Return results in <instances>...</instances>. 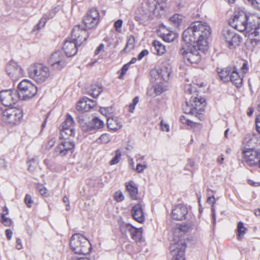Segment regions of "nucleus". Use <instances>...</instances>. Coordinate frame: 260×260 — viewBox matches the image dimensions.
<instances>
[{
  "mask_svg": "<svg viewBox=\"0 0 260 260\" xmlns=\"http://www.w3.org/2000/svg\"><path fill=\"white\" fill-rule=\"evenodd\" d=\"M229 24L239 31H246L250 33L251 43L257 45L260 41V23L258 18L251 14L243 11H235Z\"/></svg>",
  "mask_w": 260,
  "mask_h": 260,
  "instance_id": "nucleus-1",
  "label": "nucleus"
},
{
  "mask_svg": "<svg viewBox=\"0 0 260 260\" xmlns=\"http://www.w3.org/2000/svg\"><path fill=\"white\" fill-rule=\"evenodd\" d=\"M206 105V100L202 97L192 96L189 102L183 106L185 114L191 115L199 120L204 119V108Z\"/></svg>",
  "mask_w": 260,
  "mask_h": 260,
  "instance_id": "nucleus-2",
  "label": "nucleus"
},
{
  "mask_svg": "<svg viewBox=\"0 0 260 260\" xmlns=\"http://www.w3.org/2000/svg\"><path fill=\"white\" fill-rule=\"evenodd\" d=\"M195 40L197 41L196 45L199 50L203 52L207 50V39L211 34L210 26L206 23L202 21L194 22Z\"/></svg>",
  "mask_w": 260,
  "mask_h": 260,
  "instance_id": "nucleus-3",
  "label": "nucleus"
},
{
  "mask_svg": "<svg viewBox=\"0 0 260 260\" xmlns=\"http://www.w3.org/2000/svg\"><path fill=\"white\" fill-rule=\"evenodd\" d=\"M70 245L75 253L84 255L88 253L91 248L88 239L79 234H75L72 235Z\"/></svg>",
  "mask_w": 260,
  "mask_h": 260,
  "instance_id": "nucleus-4",
  "label": "nucleus"
},
{
  "mask_svg": "<svg viewBox=\"0 0 260 260\" xmlns=\"http://www.w3.org/2000/svg\"><path fill=\"white\" fill-rule=\"evenodd\" d=\"M22 110L12 107L3 110L0 108V119L6 122L15 125L19 124L22 119Z\"/></svg>",
  "mask_w": 260,
  "mask_h": 260,
  "instance_id": "nucleus-5",
  "label": "nucleus"
},
{
  "mask_svg": "<svg viewBox=\"0 0 260 260\" xmlns=\"http://www.w3.org/2000/svg\"><path fill=\"white\" fill-rule=\"evenodd\" d=\"M28 73L30 78L38 83H42L50 76L49 68L42 64H34L28 69Z\"/></svg>",
  "mask_w": 260,
  "mask_h": 260,
  "instance_id": "nucleus-6",
  "label": "nucleus"
},
{
  "mask_svg": "<svg viewBox=\"0 0 260 260\" xmlns=\"http://www.w3.org/2000/svg\"><path fill=\"white\" fill-rule=\"evenodd\" d=\"M38 91L36 85L27 80L24 79L18 85L17 93L19 99L28 100L33 98Z\"/></svg>",
  "mask_w": 260,
  "mask_h": 260,
  "instance_id": "nucleus-7",
  "label": "nucleus"
},
{
  "mask_svg": "<svg viewBox=\"0 0 260 260\" xmlns=\"http://www.w3.org/2000/svg\"><path fill=\"white\" fill-rule=\"evenodd\" d=\"M197 45L188 46H182L179 51V53L187 59L189 62L192 63H197L199 62L201 59V55Z\"/></svg>",
  "mask_w": 260,
  "mask_h": 260,
  "instance_id": "nucleus-8",
  "label": "nucleus"
},
{
  "mask_svg": "<svg viewBox=\"0 0 260 260\" xmlns=\"http://www.w3.org/2000/svg\"><path fill=\"white\" fill-rule=\"evenodd\" d=\"M68 58L61 51L58 50L52 54L48 63L52 70L60 71L67 66Z\"/></svg>",
  "mask_w": 260,
  "mask_h": 260,
  "instance_id": "nucleus-9",
  "label": "nucleus"
},
{
  "mask_svg": "<svg viewBox=\"0 0 260 260\" xmlns=\"http://www.w3.org/2000/svg\"><path fill=\"white\" fill-rule=\"evenodd\" d=\"M175 242L171 243L169 250L172 256V260H185L184 252L186 243L183 240L176 239Z\"/></svg>",
  "mask_w": 260,
  "mask_h": 260,
  "instance_id": "nucleus-10",
  "label": "nucleus"
},
{
  "mask_svg": "<svg viewBox=\"0 0 260 260\" xmlns=\"http://www.w3.org/2000/svg\"><path fill=\"white\" fill-rule=\"evenodd\" d=\"M222 36L231 49L239 46L242 40L241 37L234 30L228 28L222 30Z\"/></svg>",
  "mask_w": 260,
  "mask_h": 260,
  "instance_id": "nucleus-11",
  "label": "nucleus"
},
{
  "mask_svg": "<svg viewBox=\"0 0 260 260\" xmlns=\"http://www.w3.org/2000/svg\"><path fill=\"white\" fill-rule=\"evenodd\" d=\"M19 99L16 90L6 89L0 91V100L6 107L15 104Z\"/></svg>",
  "mask_w": 260,
  "mask_h": 260,
  "instance_id": "nucleus-12",
  "label": "nucleus"
},
{
  "mask_svg": "<svg viewBox=\"0 0 260 260\" xmlns=\"http://www.w3.org/2000/svg\"><path fill=\"white\" fill-rule=\"evenodd\" d=\"M196 226L194 222L185 223L182 224H178L176 225L175 228L174 229L173 231V235L172 238L171 243L175 242L177 241L176 239H181L185 241V240L182 238V235L186 232H188L189 230H192ZM185 243V242H184Z\"/></svg>",
  "mask_w": 260,
  "mask_h": 260,
  "instance_id": "nucleus-13",
  "label": "nucleus"
},
{
  "mask_svg": "<svg viewBox=\"0 0 260 260\" xmlns=\"http://www.w3.org/2000/svg\"><path fill=\"white\" fill-rule=\"evenodd\" d=\"M243 158L249 166L258 165L260 159V152L252 148H244L242 151Z\"/></svg>",
  "mask_w": 260,
  "mask_h": 260,
  "instance_id": "nucleus-14",
  "label": "nucleus"
},
{
  "mask_svg": "<svg viewBox=\"0 0 260 260\" xmlns=\"http://www.w3.org/2000/svg\"><path fill=\"white\" fill-rule=\"evenodd\" d=\"M6 72L9 77L14 81L18 80L23 76V70L14 60L8 62L6 66Z\"/></svg>",
  "mask_w": 260,
  "mask_h": 260,
  "instance_id": "nucleus-15",
  "label": "nucleus"
},
{
  "mask_svg": "<svg viewBox=\"0 0 260 260\" xmlns=\"http://www.w3.org/2000/svg\"><path fill=\"white\" fill-rule=\"evenodd\" d=\"M100 14L95 8L91 9L83 18V23L86 28L91 29L96 26L99 22Z\"/></svg>",
  "mask_w": 260,
  "mask_h": 260,
  "instance_id": "nucleus-16",
  "label": "nucleus"
},
{
  "mask_svg": "<svg viewBox=\"0 0 260 260\" xmlns=\"http://www.w3.org/2000/svg\"><path fill=\"white\" fill-rule=\"evenodd\" d=\"M74 142L69 139H65L56 147L55 152L56 155L65 156L68 152L72 153L75 147Z\"/></svg>",
  "mask_w": 260,
  "mask_h": 260,
  "instance_id": "nucleus-17",
  "label": "nucleus"
},
{
  "mask_svg": "<svg viewBox=\"0 0 260 260\" xmlns=\"http://www.w3.org/2000/svg\"><path fill=\"white\" fill-rule=\"evenodd\" d=\"M171 73L172 72L170 68L164 67L161 68H158L152 69L150 71V74L151 78L154 79L155 81L161 79L167 82L170 79Z\"/></svg>",
  "mask_w": 260,
  "mask_h": 260,
  "instance_id": "nucleus-18",
  "label": "nucleus"
},
{
  "mask_svg": "<svg viewBox=\"0 0 260 260\" xmlns=\"http://www.w3.org/2000/svg\"><path fill=\"white\" fill-rule=\"evenodd\" d=\"M88 37L86 30L80 25H75L72 30V38L78 43L79 45L85 41Z\"/></svg>",
  "mask_w": 260,
  "mask_h": 260,
  "instance_id": "nucleus-19",
  "label": "nucleus"
},
{
  "mask_svg": "<svg viewBox=\"0 0 260 260\" xmlns=\"http://www.w3.org/2000/svg\"><path fill=\"white\" fill-rule=\"evenodd\" d=\"M194 22L185 29L182 34V39L185 45L183 46H188L196 45L197 41L195 40Z\"/></svg>",
  "mask_w": 260,
  "mask_h": 260,
  "instance_id": "nucleus-20",
  "label": "nucleus"
},
{
  "mask_svg": "<svg viewBox=\"0 0 260 260\" xmlns=\"http://www.w3.org/2000/svg\"><path fill=\"white\" fill-rule=\"evenodd\" d=\"M188 212L187 207L182 204H179L176 206L172 212V218L174 220H182L186 218Z\"/></svg>",
  "mask_w": 260,
  "mask_h": 260,
  "instance_id": "nucleus-21",
  "label": "nucleus"
},
{
  "mask_svg": "<svg viewBox=\"0 0 260 260\" xmlns=\"http://www.w3.org/2000/svg\"><path fill=\"white\" fill-rule=\"evenodd\" d=\"M79 46L78 43L76 41L66 40L63 44L62 49L64 51L66 55L68 57H70L76 54L77 48Z\"/></svg>",
  "mask_w": 260,
  "mask_h": 260,
  "instance_id": "nucleus-22",
  "label": "nucleus"
},
{
  "mask_svg": "<svg viewBox=\"0 0 260 260\" xmlns=\"http://www.w3.org/2000/svg\"><path fill=\"white\" fill-rule=\"evenodd\" d=\"M134 219L138 222L142 223L145 219L142 205L138 204L134 206L131 210Z\"/></svg>",
  "mask_w": 260,
  "mask_h": 260,
  "instance_id": "nucleus-23",
  "label": "nucleus"
},
{
  "mask_svg": "<svg viewBox=\"0 0 260 260\" xmlns=\"http://www.w3.org/2000/svg\"><path fill=\"white\" fill-rule=\"evenodd\" d=\"M135 20L140 21H146L149 19L150 16V12L143 7L138 8L135 14Z\"/></svg>",
  "mask_w": 260,
  "mask_h": 260,
  "instance_id": "nucleus-24",
  "label": "nucleus"
},
{
  "mask_svg": "<svg viewBox=\"0 0 260 260\" xmlns=\"http://www.w3.org/2000/svg\"><path fill=\"white\" fill-rule=\"evenodd\" d=\"M107 127L110 130L116 131L122 127L121 121L117 117H112L107 118Z\"/></svg>",
  "mask_w": 260,
  "mask_h": 260,
  "instance_id": "nucleus-25",
  "label": "nucleus"
},
{
  "mask_svg": "<svg viewBox=\"0 0 260 260\" xmlns=\"http://www.w3.org/2000/svg\"><path fill=\"white\" fill-rule=\"evenodd\" d=\"M230 81L237 87H240L242 84V77L238 72V69L236 67L233 68L232 73L231 74Z\"/></svg>",
  "mask_w": 260,
  "mask_h": 260,
  "instance_id": "nucleus-26",
  "label": "nucleus"
},
{
  "mask_svg": "<svg viewBox=\"0 0 260 260\" xmlns=\"http://www.w3.org/2000/svg\"><path fill=\"white\" fill-rule=\"evenodd\" d=\"M233 68L228 67L227 68L219 69H217V72L220 79L224 82L230 81L231 74L232 73Z\"/></svg>",
  "mask_w": 260,
  "mask_h": 260,
  "instance_id": "nucleus-27",
  "label": "nucleus"
},
{
  "mask_svg": "<svg viewBox=\"0 0 260 260\" xmlns=\"http://www.w3.org/2000/svg\"><path fill=\"white\" fill-rule=\"evenodd\" d=\"M126 190L133 200H136L138 194V187L133 181H129L125 183Z\"/></svg>",
  "mask_w": 260,
  "mask_h": 260,
  "instance_id": "nucleus-28",
  "label": "nucleus"
},
{
  "mask_svg": "<svg viewBox=\"0 0 260 260\" xmlns=\"http://www.w3.org/2000/svg\"><path fill=\"white\" fill-rule=\"evenodd\" d=\"M103 91V86L102 85L94 84L91 85L88 89V93L93 98L99 96L100 93Z\"/></svg>",
  "mask_w": 260,
  "mask_h": 260,
  "instance_id": "nucleus-29",
  "label": "nucleus"
},
{
  "mask_svg": "<svg viewBox=\"0 0 260 260\" xmlns=\"http://www.w3.org/2000/svg\"><path fill=\"white\" fill-rule=\"evenodd\" d=\"M88 98L85 96L81 99L77 104V110L81 112H85L89 111V109L88 106Z\"/></svg>",
  "mask_w": 260,
  "mask_h": 260,
  "instance_id": "nucleus-30",
  "label": "nucleus"
},
{
  "mask_svg": "<svg viewBox=\"0 0 260 260\" xmlns=\"http://www.w3.org/2000/svg\"><path fill=\"white\" fill-rule=\"evenodd\" d=\"M119 228L121 233L124 235H126L127 233L131 234L133 231H134V230H135L136 228L129 223L122 222L120 223Z\"/></svg>",
  "mask_w": 260,
  "mask_h": 260,
  "instance_id": "nucleus-31",
  "label": "nucleus"
},
{
  "mask_svg": "<svg viewBox=\"0 0 260 260\" xmlns=\"http://www.w3.org/2000/svg\"><path fill=\"white\" fill-rule=\"evenodd\" d=\"M153 46L154 47V53H156L158 55L163 54L166 51L165 46L158 41H153Z\"/></svg>",
  "mask_w": 260,
  "mask_h": 260,
  "instance_id": "nucleus-32",
  "label": "nucleus"
},
{
  "mask_svg": "<svg viewBox=\"0 0 260 260\" xmlns=\"http://www.w3.org/2000/svg\"><path fill=\"white\" fill-rule=\"evenodd\" d=\"M135 38L133 36H129L127 39L126 45L124 49L121 51V54L128 53L134 47Z\"/></svg>",
  "mask_w": 260,
  "mask_h": 260,
  "instance_id": "nucleus-33",
  "label": "nucleus"
},
{
  "mask_svg": "<svg viewBox=\"0 0 260 260\" xmlns=\"http://www.w3.org/2000/svg\"><path fill=\"white\" fill-rule=\"evenodd\" d=\"M130 234L131 238L136 242H141L142 239V230L141 228H135Z\"/></svg>",
  "mask_w": 260,
  "mask_h": 260,
  "instance_id": "nucleus-34",
  "label": "nucleus"
},
{
  "mask_svg": "<svg viewBox=\"0 0 260 260\" xmlns=\"http://www.w3.org/2000/svg\"><path fill=\"white\" fill-rule=\"evenodd\" d=\"M170 21L175 27H178L183 22V16L175 14L170 18Z\"/></svg>",
  "mask_w": 260,
  "mask_h": 260,
  "instance_id": "nucleus-35",
  "label": "nucleus"
},
{
  "mask_svg": "<svg viewBox=\"0 0 260 260\" xmlns=\"http://www.w3.org/2000/svg\"><path fill=\"white\" fill-rule=\"evenodd\" d=\"M247 228L244 225L242 221H239L237 224V239L241 240L244 234L246 233Z\"/></svg>",
  "mask_w": 260,
  "mask_h": 260,
  "instance_id": "nucleus-36",
  "label": "nucleus"
},
{
  "mask_svg": "<svg viewBox=\"0 0 260 260\" xmlns=\"http://www.w3.org/2000/svg\"><path fill=\"white\" fill-rule=\"evenodd\" d=\"M177 37V34L173 31H169L168 33L163 34L162 38L164 41L170 43L173 41Z\"/></svg>",
  "mask_w": 260,
  "mask_h": 260,
  "instance_id": "nucleus-37",
  "label": "nucleus"
},
{
  "mask_svg": "<svg viewBox=\"0 0 260 260\" xmlns=\"http://www.w3.org/2000/svg\"><path fill=\"white\" fill-rule=\"evenodd\" d=\"M74 123L73 118L69 115L67 117L65 121L61 124V129L73 128Z\"/></svg>",
  "mask_w": 260,
  "mask_h": 260,
  "instance_id": "nucleus-38",
  "label": "nucleus"
},
{
  "mask_svg": "<svg viewBox=\"0 0 260 260\" xmlns=\"http://www.w3.org/2000/svg\"><path fill=\"white\" fill-rule=\"evenodd\" d=\"M91 121L93 129H99L104 126V122L98 117H94Z\"/></svg>",
  "mask_w": 260,
  "mask_h": 260,
  "instance_id": "nucleus-39",
  "label": "nucleus"
},
{
  "mask_svg": "<svg viewBox=\"0 0 260 260\" xmlns=\"http://www.w3.org/2000/svg\"><path fill=\"white\" fill-rule=\"evenodd\" d=\"M112 139V137L107 133L102 134L99 138L98 140L100 141V143L102 144H107L109 143Z\"/></svg>",
  "mask_w": 260,
  "mask_h": 260,
  "instance_id": "nucleus-40",
  "label": "nucleus"
},
{
  "mask_svg": "<svg viewBox=\"0 0 260 260\" xmlns=\"http://www.w3.org/2000/svg\"><path fill=\"white\" fill-rule=\"evenodd\" d=\"M28 170L33 172L37 167L38 162L35 158H32L27 161Z\"/></svg>",
  "mask_w": 260,
  "mask_h": 260,
  "instance_id": "nucleus-41",
  "label": "nucleus"
},
{
  "mask_svg": "<svg viewBox=\"0 0 260 260\" xmlns=\"http://www.w3.org/2000/svg\"><path fill=\"white\" fill-rule=\"evenodd\" d=\"M121 155V151L119 149H117L115 151V155L110 160L109 164L110 165L117 164L119 161V158Z\"/></svg>",
  "mask_w": 260,
  "mask_h": 260,
  "instance_id": "nucleus-42",
  "label": "nucleus"
},
{
  "mask_svg": "<svg viewBox=\"0 0 260 260\" xmlns=\"http://www.w3.org/2000/svg\"><path fill=\"white\" fill-rule=\"evenodd\" d=\"M75 134V131L74 127L61 129V134L62 136H63L64 135H66L69 136H74Z\"/></svg>",
  "mask_w": 260,
  "mask_h": 260,
  "instance_id": "nucleus-43",
  "label": "nucleus"
},
{
  "mask_svg": "<svg viewBox=\"0 0 260 260\" xmlns=\"http://www.w3.org/2000/svg\"><path fill=\"white\" fill-rule=\"evenodd\" d=\"M167 89V87L165 86H163L161 84L156 85L154 87V91L156 95H159Z\"/></svg>",
  "mask_w": 260,
  "mask_h": 260,
  "instance_id": "nucleus-44",
  "label": "nucleus"
},
{
  "mask_svg": "<svg viewBox=\"0 0 260 260\" xmlns=\"http://www.w3.org/2000/svg\"><path fill=\"white\" fill-rule=\"evenodd\" d=\"M80 124L82 129L84 132H88L93 129L91 121H90L88 123H81Z\"/></svg>",
  "mask_w": 260,
  "mask_h": 260,
  "instance_id": "nucleus-45",
  "label": "nucleus"
},
{
  "mask_svg": "<svg viewBox=\"0 0 260 260\" xmlns=\"http://www.w3.org/2000/svg\"><path fill=\"white\" fill-rule=\"evenodd\" d=\"M47 18L45 17L42 18L39 23L35 26L34 28L39 29L44 26L47 21Z\"/></svg>",
  "mask_w": 260,
  "mask_h": 260,
  "instance_id": "nucleus-46",
  "label": "nucleus"
},
{
  "mask_svg": "<svg viewBox=\"0 0 260 260\" xmlns=\"http://www.w3.org/2000/svg\"><path fill=\"white\" fill-rule=\"evenodd\" d=\"M114 197L115 200L118 202L122 201L124 199L122 192L120 191L115 192Z\"/></svg>",
  "mask_w": 260,
  "mask_h": 260,
  "instance_id": "nucleus-47",
  "label": "nucleus"
},
{
  "mask_svg": "<svg viewBox=\"0 0 260 260\" xmlns=\"http://www.w3.org/2000/svg\"><path fill=\"white\" fill-rule=\"evenodd\" d=\"M1 217H2V222L5 225V226H9L11 224V219L9 218H7L6 217V214L4 213H2L1 214Z\"/></svg>",
  "mask_w": 260,
  "mask_h": 260,
  "instance_id": "nucleus-48",
  "label": "nucleus"
},
{
  "mask_svg": "<svg viewBox=\"0 0 260 260\" xmlns=\"http://www.w3.org/2000/svg\"><path fill=\"white\" fill-rule=\"evenodd\" d=\"M139 102V97L136 96L134 98L132 101V103L129 105V112L131 113H133L135 108L136 105Z\"/></svg>",
  "mask_w": 260,
  "mask_h": 260,
  "instance_id": "nucleus-49",
  "label": "nucleus"
},
{
  "mask_svg": "<svg viewBox=\"0 0 260 260\" xmlns=\"http://www.w3.org/2000/svg\"><path fill=\"white\" fill-rule=\"evenodd\" d=\"M130 65L127 63L125 64H124L121 70V73L120 75L119 76V78L120 79H123V77L124 75L125 74L126 71L128 70V69L129 68Z\"/></svg>",
  "mask_w": 260,
  "mask_h": 260,
  "instance_id": "nucleus-50",
  "label": "nucleus"
},
{
  "mask_svg": "<svg viewBox=\"0 0 260 260\" xmlns=\"http://www.w3.org/2000/svg\"><path fill=\"white\" fill-rule=\"evenodd\" d=\"M24 202L28 207H31L32 206V204L33 203V201L31 199V196L27 194H26L24 199Z\"/></svg>",
  "mask_w": 260,
  "mask_h": 260,
  "instance_id": "nucleus-51",
  "label": "nucleus"
},
{
  "mask_svg": "<svg viewBox=\"0 0 260 260\" xmlns=\"http://www.w3.org/2000/svg\"><path fill=\"white\" fill-rule=\"evenodd\" d=\"M180 120L183 124H186L188 125H191L192 123H193L192 121L187 119L185 116H181L180 118Z\"/></svg>",
  "mask_w": 260,
  "mask_h": 260,
  "instance_id": "nucleus-52",
  "label": "nucleus"
},
{
  "mask_svg": "<svg viewBox=\"0 0 260 260\" xmlns=\"http://www.w3.org/2000/svg\"><path fill=\"white\" fill-rule=\"evenodd\" d=\"M147 168L146 164H138L136 168V170L138 173H142L144 170Z\"/></svg>",
  "mask_w": 260,
  "mask_h": 260,
  "instance_id": "nucleus-53",
  "label": "nucleus"
},
{
  "mask_svg": "<svg viewBox=\"0 0 260 260\" xmlns=\"http://www.w3.org/2000/svg\"><path fill=\"white\" fill-rule=\"evenodd\" d=\"M111 110L112 109L110 107L101 108L100 109L101 113L105 116H107L108 114H110L111 112Z\"/></svg>",
  "mask_w": 260,
  "mask_h": 260,
  "instance_id": "nucleus-54",
  "label": "nucleus"
},
{
  "mask_svg": "<svg viewBox=\"0 0 260 260\" xmlns=\"http://www.w3.org/2000/svg\"><path fill=\"white\" fill-rule=\"evenodd\" d=\"M194 166V161L192 159L189 158L187 160V164L185 167V169L190 170V168H193Z\"/></svg>",
  "mask_w": 260,
  "mask_h": 260,
  "instance_id": "nucleus-55",
  "label": "nucleus"
},
{
  "mask_svg": "<svg viewBox=\"0 0 260 260\" xmlns=\"http://www.w3.org/2000/svg\"><path fill=\"white\" fill-rule=\"evenodd\" d=\"M160 124L162 131L166 132L169 131V125L167 123L164 122V121L161 120Z\"/></svg>",
  "mask_w": 260,
  "mask_h": 260,
  "instance_id": "nucleus-56",
  "label": "nucleus"
},
{
  "mask_svg": "<svg viewBox=\"0 0 260 260\" xmlns=\"http://www.w3.org/2000/svg\"><path fill=\"white\" fill-rule=\"evenodd\" d=\"M148 54V51L146 49L143 50L138 55V59H142L145 56Z\"/></svg>",
  "mask_w": 260,
  "mask_h": 260,
  "instance_id": "nucleus-57",
  "label": "nucleus"
},
{
  "mask_svg": "<svg viewBox=\"0 0 260 260\" xmlns=\"http://www.w3.org/2000/svg\"><path fill=\"white\" fill-rule=\"evenodd\" d=\"M184 91L185 92L191 94L192 91V86L190 84H186L184 86Z\"/></svg>",
  "mask_w": 260,
  "mask_h": 260,
  "instance_id": "nucleus-58",
  "label": "nucleus"
},
{
  "mask_svg": "<svg viewBox=\"0 0 260 260\" xmlns=\"http://www.w3.org/2000/svg\"><path fill=\"white\" fill-rule=\"evenodd\" d=\"M122 24V21L121 19H118L114 23V26L116 30L118 31V29L120 28Z\"/></svg>",
  "mask_w": 260,
  "mask_h": 260,
  "instance_id": "nucleus-59",
  "label": "nucleus"
},
{
  "mask_svg": "<svg viewBox=\"0 0 260 260\" xmlns=\"http://www.w3.org/2000/svg\"><path fill=\"white\" fill-rule=\"evenodd\" d=\"M256 128L257 132L260 133V115L257 116L255 119Z\"/></svg>",
  "mask_w": 260,
  "mask_h": 260,
  "instance_id": "nucleus-60",
  "label": "nucleus"
},
{
  "mask_svg": "<svg viewBox=\"0 0 260 260\" xmlns=\"http://www.w3.org/2000/svg\"><path fill=\"white\" fill-rule=\"evenodd\" d=\"M7 164L5 160L3 158H0V170L6 168Z\"/></svg>",
  "mask_w": 260,
  "mask_h": 260,
  "instance_id": "nucleus-61",
  "label": "nucleus"
},
{
  "mask_svg": "<svg viewBox=\"0 0 260 260\" xmlns=\"http://www.w3.org/2000/svg\"><path fill=\"white\" fill-rule=\"evenodd\" d=\"M241 70L244 74L247 73L248 71V66L247 62H243V65L241 67Z\"/></svg>",
  "mask_w": 260,
  "mask_h": 260,
  "instance_id": "nucleus-62",
  "label": "nucleus"
},
{
  "mask_svg": "<svg viewBox=\"0 0 260 260\" xmlns=\"http://www.w3.org/2000/svg\"><path fill=\"white\" fill-rule=\"evenodd\" d=\"M95 105H96L95 101L90 100L88 98V106L89 110L91 109V108H93L95 106Z\"/></svg>",
  "mask_w": 260,
  "mask_h": 260,
  "instance_id": "nucleus-63",
  "label": "nucleus"
},
{
  "mask_svg": "<svg viewBox=\"0 0 260 260\" xmlns=\"http://www.w3.org/2000/svg\"><path fill=\"white\" fill-rule=\"evenodd\" d=\"M38 189H39V191L40 192V193L42 194V195H45L47 193V189L46 188H45L44 186H43L42 185H40L38 187Z\"/></svg>",
  "mask_w": 260,
  "mask_h": 260,
  "instance_id": "nucleus-64",
  "label": "nucleus"
}]
</instances>
